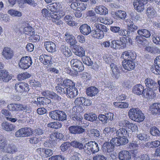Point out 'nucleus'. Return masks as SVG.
Here are the masks:
<instances>
[{
	"instance_id": "1",
	"label": "nucleus",
	"mask_w": 160,
	"mask_h": 160,
	"mask_svg": "<svg viewBox=\"0 0 160 160\" xmlns=\"http://www.w3.org/2000/svg\"><path fill=\"white\" fill-rule=\"evenodd\" d=\"M132 44V39L129 37H120L119 40H113L111 43V48L114 49H120L125 48L127 43Z\"/></svg>"
},
{
	"instance_id": "2",
	"label": "nucleus",
	"mask_w": 160,
	"mask_h": 160,
	"mask_svg": "<svg viewBox=\"0 0 160 160\" xmlns=\"http://www.w3.org/2000/svg\"><path fill=\"white\" fill-rule=\"evenodd\" d=\"M148 92H146V88L145 89L144 87L140 84H137L134 86L132 89V92L137 95H141L142 94L146 97L150 98H153L156 97L155 93L152 90L148 89Z\"/></svg>"
},
{
	"instance_id": "3",
	"label": "nucleus",
	"mask_w": 160,
	"mask_h": 160,
	"mask_svg": "<svg viewBox=\"0 0 160 160\" xmlns=\"http://www.w3.org/2000/svg\"><path fill=\"white\" fill-rule=\"evenodd\" d=\"M128 116L131 120L138 122H142L145 118L144 114L138 108L130 109L128 112Z\"/></svg>"
},
{
	"instance_id": "4",
	"label": "nucleus",
	"mask_w": 160,
	"mask_h": 160,
	"mask_svg": "<svg viewBox=\"0 0 160 160\" xmlns=\"http://www.w3.org/2000/svg\"><path fill=\"white\" fill-rule=\"evenodd\" d=\"M7 141L4 138L3 136L0 138V149L2 151L8 153L13 154L18 151V148L14 144L11 143L8 145L7 147Z\"/></svg>"
},
{
	"instance_id": "5",
	"label": "nucleus",
	"mask_w": 160,
	"mask_h": 160,
	"mask_svg": "<svg viewBox=\"0 0 160 160\" xmlns=\"http://www.w3.org/2000/svg\"><path fill=\"white\" fill-rule=\"evenodd\" d=\"M95 28L91 32L92 37L98 39H102L104 36V32H107V28L105 26L100 23H95Z\"/></svg>"
},
{
	"instance_id": "6",
	"label": "nucleus",
	"mask_w": 160,
	"mask_h": 160,
	"mask_svg": "<svg viewBox=\"0 0 160 160\" xmlns=\"http://www.w3.org/2000/svg\"><path fill=\"white\" fill-rule=\"evenodd\" d=\"M99 148L97 143L94 141H90L84 145V152L88 155L98 152Z\"/></svg>"
},
{
	"instance_id": "7",
	"label": "nucleus",
	"mask_w": 160,
	"mask_h": 160,
	"mask_svg": "<svg viewBox=\"0 0 160 160\" xmlns=\"http://www.w3.org/2000/svg\"><path fill=\"white\" fill-rule=\"evenodd\" d=\"M49 116L52 119L61 121H63L67 119L65 112L59 110L51 111L49 112Z\"/></svg>"
},
{
	"instance_id": "8",
	"label": "nucleus",
	"mask_w": 160,
	"mask_h": 160,
	"mask_svg": "<svg viewBox=\"0 0 160 160\" xmlns=\"http://www.w3.org/2000/svg\"><path fill=\"white\" fill-rule=\"evenodd\" d=\"M33 134L32 129L29 127L22 128L15 133V136L17 137L22 138L29 137Z\"/></svg>"
},
{
	"instance_id": "9",
	"label": "nucleus",
	"mask_w": 160,
	"mask_h": 160,
	"mask_svg": "<svg viewBox=\"0 0 160 160\" xmlns=\"http://www.w3.org/2000/svg\"><path fill=\"white\" fill-rule=\"evenodd\" d=\"M14 88L18 93L28 92L30 90L29 85L24 82H19L16 83Z\"/></svg>"
},
{
	"instance_id": "10",
	"label": "nucleus",
	"mask_w": 160,
	"mask_h": 160,
	"mask_svg": "<svg viewBox=\"0 0 160 160\" xmlns=\"http://www.w3.org/2000/svg\"><path fill=\"white\" fill-rule=\"evenodd\" d=\"M32 64V58L29 56H25L22 57L19 63L20 68L24 70L28 68Z\"/></svg>"
},
{
	"instance_id": "11",
	"label": "nucleus",
	"mask_w": 160,
	"mask_h": 160,
	"mask_svg": "<svg viewBox=\"0 0 160 160\" xmlns=\"http://www.w3.org/2000/svg\"><path fill=\"white\" fill-rule=\"evenodd\" d=\"M72 69L77 72H80L84 70V65L81 61L77 59H73L70 61Z\"/></svg>"
},
{
	"instance_id": "12",
	"label": "nucleus",
	"mask_w": 160,
	"mask_h": 160,
	"mask_svg": "<svg viewBox=\"0 0 160 160\" xmlns=\"http://www.w3.org/2000/svg\"><path fill=\"white\" fill-rule=\"evenodd\" d=\"M144 82L146 87L149 88V90L153 91L157 90L158 85L154 79L150 78H147L145 79Z\"/></svg>"
},
{
	"instance_id": "13",
	"label": "nucleus",
	"mask_w": 160,
	"mask_h": 160,
	"mask_svg": "<svg viewBox=\"0 0 160 160\" xmlns=\"http://www.w3.org/2000/svg\"><path fill=\"white\" fill-rule=\"evenodd\" d=\"M2 55L7 60L12 59L14 55L13 50L10 48L5 47L2 52Z\"/></svg>"
},
{
	"instance_id": "14",
	"label": "nucleus",
	"mask_w": 160,
	"mask_h": 160,
	"mask_svg": "<svg viewBox=\"0 0 160 160\" xmlns=\"http://www.w3.org/2000/svg\"><path fill=\"white\" fill-rule=\"evenodd\" d=\"M63 138V135L62 133L53 132L49 135V140L52 144H54L56 143L58 139H61Z\"/></svg>"
},
{
	"instance_id": "15",
	"label": "nucleus",
	"mask_w": 160,
	"mask_h": 160,
	"mask_svg": "<svg viewBox=\"0 0 160 160\" xmlns=\"http://www.w3.org/2000/svg\"><path fill=\"white\" fill-rule=\"evenodd\" d=\"M154 62L155 63V66L152 67L151 68V70L155 74H160V56L156 57Z\"/></svg>"
},
{
	"instance_id": "16",
	"label": "nucleus",
	"mask_w": 160,
	"mask_h": 160,
	"mask_svg": "<svg viewBox=\"0 0 160 160\" xmlns=\"http://www.w3.org/2000/svg\"><path fill=\"white\" fill-rule=\"evenodd\" d=\"M69 132L73 134H80L85 132V130L79 126H71L68 128Z\"/></svg>"
},
{
	"instance_id": "17",
	"label": "nucleus",
	"mask_w": 160,
	"mask_h": 160,
	"mask_svg": "<svg viewBox=\"0 0 160 160\" xmlns=\"http://www.w3.org/2000/svg\"><path fill=\"white\" fill-rule=\"evenodd\" d=\"M12 78L11 74L5 69L0 70V79L4 82H8Z\"/></svg>"
},
{
	"instance_id": "18",
	"label": "nucleus",
	"mask_w": 160,
	"mask_h": 160,
	"mask_svg": "<svg viewBox=\"0 0 160 160\" xmlns=\"http://www.w3.org/2000/svg\"><path fill=\"white\" fill-rule=\"evenodd\" d=\"M136 56L135 53L130 50L123 52L122 55V57L124 59V60H134Z\"/></svg>"
},
{
	"instance_id": "19",
	"label": "nucleus",
	"mask_w": 160,
	"mask_h": 160,
	"mask_svg": "<svg viewBox=\"0 0 160 160\" xmlns=\"http://www.w3.org/2000/svg\"><path fill=\"white\" fill-rule=\"evenodd\" d=\"M133 60H124L122 62L123 68L128 71L133 70L135 67V64Z\"/></svg>"
},
{
	"instance_id": "20",
	"label": "nucleus",
	"mask_w": 160,
	"mask_h": 160,
	"mask_svg": "<svg viewBox=\"0 0 160 160\" xmlns=\"http://www.w3.org/2000/svg\"><path fill=\"white\" fill-rule=\"evenodd\" d=\"M147 2H145L141 1L135 0L133 2V5L135 9L138 12H141L144 9V5L147 3Z\"/></svg>"
},
{
	"instance_id": "21",
	"label": "nucleus",
	"mask_w": 160,
	"mask_h": 160,
	"mask_svg": "<svg viewBox=\"0 0 160 160\" xmlns=\"http://www.w3.org/2000/svg\"><path fill=\"white\" fill-rule=\"evenodd\" d=\"M102 149L103 152L105 153L112 152L114 149V145L111 142H105L103 144Z\"/></svg>"
},
{
	"instance_id": "22",
	"label": "nucleus",
	"mask_w": 160,
	"mask_h": 160,
	"mask_svg": "<svg viewBox=\"0 0 160 160\" xmlns=\"http://www.w3.org/2000/svg\"><path fill=\"white\" fill-rule=\"evenodd\" d=\"M39 59L44 65H49L52 63V58L51 55L42 54L40 56Z\"/></svg>"
},
{
	"instance_id": "23",
	"label": "nucleus",
	"mask_w": 160,
	"mask_h": 160,
	"mask_svg": "<svg viewBox=\"0 0 160 160\" xmlns=\"http://www.w3.org/2000/svg\"><path fill=\"white\" fill-rule=\"evenodd\" d=\"M118 157L121 160H130L131 159L132 155L128 151L123 150L118 153Z\"/></svg>"
},
{
	"instance_id": "24",
	"label": "nucleus",
	"mask_w": 160,
	"mask_h": 160,
	"mask_svg": "<svg viewBox=\"0 0 160 160\" xmlns=\"http://www.w3.org/2000/svg\"><path fill=\"white\" fill-rule=\"evenodd\" d=\"M66 95L68 97L72 98L76 97L78 94V89L75 87L72 88H67L66 89Z\"/></svg>"
},
{
	"instance_id": "25",
	"label": "nucleus",
	"mask_w": 160,
	"mask_h": 160,
	"mask_svg": "<svg viewBox=\"0 0 160 160\" xmlns=\"http://www.w3.org/2000/svg\"><path fill=\"white\" fill-rule=\"evenodd\" d=\"M149 110L153 115L160 114V103L156 102L152 104L150 106Z\"/></svg>"
},
{
	"instance_id": "26",
	"label": "nucleus",
	"mask_w": 160,
	"mask_h": 160,
	"mask_svg": "<svg viewBox=\"0 0 160 160\" xmlns=\"http://www.w3.org/2000/svg\"><path fill=\"white\" fill-rule=\"evenodd\" d=\"M44 46L46 49L49 52H53L56 51V45L54 42L52 41L45 42Z\"/></svg>"
},
{
	"instance_id": "27",
	"label": "nucleus",
	"mask_w": 160,
	"mask_h": 160,
	"mask_svg": "<svg viewBox=\"0 0 160 160\" xmlns=\"http://www.w3.org/2000/svg\"><path fill=\"white\" fill-rule=\"evenodd\" d=\"M127 26L128 31V32H134L136 31L138 28V27L134 25L133 22L130 19L126 20V24Z\"/></svg>"
},
{
	"instance_id": "28",
	"label": "nucleus",
	"mask_w": 160,
	"mask_h": 160,
	"mask_svg": "<svg viewBox=\"0 0 160 160\" xmlns=\"http://www.w3.org/2000/svg\"><path fill=\"white\" fill-rule=\"evenodd\" d=\"M65 36L66 37V41L71 45L74 46L77 43V42L75 37L72 35L67 32L65 34Z\"/></svg>"
},
{
	"instance_id": "29",
	"label": "nucleus",
	"mask_w": 160,
	"mask_h": 160,
	"mask_svg": "<svg viewBox=\"0 0 160 160\" xmlns=\"http://www.w3.org/2000/svg\"><path fill=\"white\" fill-rule=\"evenodd\" d=\"M110 30L111 31L114 33H118L119 35L120 36H126L127 33L125 32L126 30L120 29V28L117 26H111L110 28Z\"/></svg>"
},
{
	"instance_id": "30",
	"label": "nucleus",
	"mask_w": 160,
	"mask_h": 160,
	"mask_svg": "<svg viewBox=\"0 0 160 160\" xmlns=\"http://www.w3.org/2000/svg\"><path fill=\"white\" fill-rule=\"evenodd\" d=\"M80 32L85 35H87L91 32V28L86 24L82 25L79 28Z\"/></svg>"
},
{
	"instance_id": "31",
	"label": "nucleus",
	"mask_w": 160,
	"mask_h": 160,
	"mask_svg": "<svg viewBox=\"0 0 160 160\" xmlns=\"http://www.w3.org/2000/svg\"><path fill=\"white\" fill-rule=\"evenodd\" d=\"M116 131V129L114 128L106 127L103 130V133L106 137L110 138L112 136Z\"/></svg>"
},
{
	"instance_id": "32",
	"label": "nucleus",
	"mask_w": 160,
	"mask_h": 160,
	"mask_svg": "<svg viewBox=\"0 0 160 160\" xmlns=\"http://www.w3.org/2000/svg\"><path fill=\"white\" fill-rule=\"evenodd\" d=\"M61 4L59 2L52 3L47 6V8L52 12V13L57 12L58 8L60 6Z\"/></svg>"
},
{
	"instance_id": "33",
	"label": "nucleus",
	"mask_w": 160,
	"mask_h": 160,
	"mask_svg": "<svg viewBox=\"0 0 160 160\" xmlns=\"http://www.w3.org/2000/svg\"><path fill=\"white\" fill-rule=\"evenodd\" d=\"M95 11L97 13L101 15H106L108 12V9L102 5L96 6Z\"/></svg>"
},
{
	"instance_id": "34",
	"label": "nucleus",
	"mask_w": 160,
	"mask_h": 160,
	"mask_svg": "<svg viewBox=\"0 0 160 160\" xmlns=\"http://www.w3.org/2000/svg\"><path fill=\"white\" fill-rule=\"evenodd\" d=\"M1 126L3 130L7 132L12 131L15 129V126L13 124L7 122L2 123Z\"/></svg>"
},
{
	"instance_id": "35",
	"label": "nucleus",
	"mask_w": 160,
	"mask_h": 160,
	"mask_svg": "<svg viewBox=\"0 0 160 160\" xmlns=\"http://www.w3.org/2000/svg\"><path fill=\"white\" fill-rule=\"evenodd\" d=\"M98 92V89L95 87L91 86L86 89V92L87 95L93 97L96 95Z\"/></svg>"
},
{
	"instance_id": "36",
	"label": "nucleus",
	"mask_w": 160,
	"mask_h": 160,
	"mask_svg": "<svg viewBox=\"0 0 160 160\" xmlns=\"http://www.w3.org/2000/svg\"><path fill=\"white\" fill-rule=\"evenodd\" d=\"M1 112L2 114L5 116L7 120L10 121L12 122H15L17 120V119L16 118H11L12 116L11 113L6 109H3L2 110H1Z\"/></svg>"
},
{
	"instance_id": "37",
	"label": "nucleus",
	"mask_w": 160,
	"mask_h": 160,
	"mask_svg": "<svg viewBox=\"0 0 160 160\" xmlns=\"http://www.w3.org/2000/svg\"><path fill=\"white\" fill-rule=\"evenodd\" d=\"M110 66L112 70V75L114 78H117L119 76V72L117 66L114 63H111Z\"/></svg>"
},
{
	"instance_id": "38",
	"label": "nucleus",
	"mask_w": 160,
	"mask_h": 160,
	"mask_svg": "<svg viewBox=\"0 0 160 160\" xmlns=\"http://www.w3.org/2000/svg\"><path fill=\"white\" fill-rule=\"evenodd\" d=\"M50 16L52 19V22L57 25H61L63 24V22L61 19V18L58 17L57 14L54 13H51L50 14Z\"/></svg>"
},
{
	"instance_id": "39",
	"label": "nucleus",
	"mask_w": 160,
	"mask_h": 160,
	"mask_svg": "<svg viewBox=\"0 0 160 160\" xmlns=\"http://www.w3.org/2000/svg\"><path fill=\"white\" fill-rule=\"evenodd\" d=\"M74 53L75 54L80 57L82 58L85 55V51L84 48L80 46H76L74 48Z\"/></svg>"
},
{
	"instance_id": "40",
	"label": "nucleus",
	"mask_w": 160,
	"mask_h": 160,
	"mask_svg": "<svg viewBox=\"0 0 160 160\" xmlns=\"http://www.w3.org/2000/svg\"><path fill=\"white\" fill-rule=\"evenodd\" d=\"M84 116L86 120L92 122L95 121L97 119L96 115L93 112L86 113L84 115Z\"/></svg>"
},
{
	"instance_id": "41",
	"label": "nucleus",
	"mask_w": 160,
	"mask_h": 160,
	"mask_svg": "<svg viewBox=\"0 0 160 160\" xmlns=\"http://www.w3.org/2000/svg\"><path fill=\"white\" fill-rule=\"evenodd\" d=\"M146 13L147 16L149 18H153L157 15L156 11L152 7H148L147 8Z\"/></svg>"
},
{
	"instance_id": "42",
	"label": "nucleus",
	"mask_w": 160,
	"mask_h": 160,
	"mask_svg": "<svg viewBox=\"0 0 160 160\" xmlns=\"http://www.w3.org/2000/svg\"><path fill=\"white\" fill-rule=\"evenodd\" d=\"M116 134L117 136L120 137H127L129 136L128 133L125 128H120L116 131Z\"/></svg>"
},
{
	"instance_id": "43",
	"label": "nucleus",
	"mask_w": 160,
	"mask_h": 160,
	"mask_svg": "<svg viewBox=\"0 0 160 160\" xmlns=\"http://www.w3.org/2000/svg\"><path fill=\"white\" fill-rule=\"evenodd\" d=\"M61 48V52L65 56L69 57L72 56V53L71 51L66 46L62 45Z\"/></svg>"
},
{
	"instance_id": "44",
	"label": "nucleus",
	"mask_w": 160,
	"mask_h": 160,
	"mask_svg": "<svg viewBox=\"0 0 160 160\" xmlns=\"http://www.w3.org/2000/svg\"><path fill=\"white\" fill-rule=\"evenodd\" d=\"M160 145V141L156 140L154 141L148 142L146 143L145 146L148 148H156Z\"/></svg>"
},
{
	"instance_id": "45",
	"label": "nucleus",
	"mask_w": 160,
	"mask_h": 160,
	"mask_svg": "<svg viewBox=\"0 0 160 160\" xmlns=\"http://www.w3.org/2000/svg\"><path fill=\"white\" fill-rule=\"evenodd\" d=\"M71 146L74 148L79 149V150H84V146H83V144L77 140H74L72 141L71 142Z\"/></svg>"
},
{
	"instance_id": "46",
	"label": "nucleus",
	"mask_w": 160,
	"mask_h": 160,
	"mask_svg": "<svg viewBox=\"0 0 160 160\" xmlns=\"http://www.w3.org/2000/svg\"><path fill=\"white\" fill-rule=\"evenodd\" d=\"M138 34L142 37H144L146 38H149L151 34L149 31L146 29L139 30L137 32Z\"/></svg>"
},
{
	"instance_id": "47",
	"label": "nucleus",
	"mask_w": 160,
	"mask_h": 160,
	"mask_svg": "<svg viewBox=\"0 0 160 160\" xmlns=\"http://www.w3.org/2000/svg\"><path fill=\"white\" fill-rule=\"evenodd\" d=\"M28 24L27 26H25L24 28L23 32L25 34L29 36H31L35 33V31L32 27L30 26Z\"/></svg>"
},
{
	"instance_id": "48",
	"label": "nucleus",
	"mask_w": 160,
	"mask_h": 160,
	"mask_svg": "<svg viewBox=\"0 0 160 160\" xmlns=\"http://www.w3.org/2000/svg\"><path fill=\"white\" fill-rule=\"evenodd\" d=\"M56 88L58 92L60 94H66V88L62 83L58 82V86L56 87Z\"/></svg>"
},
{
	"instance_id": "49",
	"label": "nucleus",
	"mask_w": 160,
	"mask_h": 160,
	"mask_svg": "<svg viewBox=\"0 0 160 160\" xmlns=\"http://www.w3.org/2000/svg\"><path fill=\"white\" fill-rule=\"evenodd\" d=\"M126 16V12L122 10H118L116 11L115 14V17L117 19H124Z\"/></svg>"
},
{
	"instance_id": "50",
	"label": "nucleus",
	"mask_w": 160,
	"mask_h": 160,
	"mask_svg": "<svg viewBox=\"0 0 160 160\" xmlns=\"http://www.w3.org/2000/svg\"><path fill=\"white\" fill-rule=\"evenodd\" d=\"M28 24L25 21H22V22L18 23L16 25L14 26V29L16 31L20 32L21 29H22L24 27L27 26V25Z\"/></svg>"
},
{
	"instance_id": "51",
	"label": "nucleus",
	"mask_w": 160,
	"mask_h": 160,
	"mask_svg": "<svg viewBox=\"0 0 160 160\" xmlns=\"http://www.w3.org/2000/svg\"><path fill=\"white\" fill-rule=\"evenodd\" d=\"M113 105L116 108H127L129 106L128 103L125 102H114Z\"/></svg>"
},
{
	"instance_id": "52",
	"label": "nucleus",
	"mask_w": 160,
	"mask_h": 160,
	"mask_svg": "<svg viewBox=\"0 0 160 160\" xmlns=\"http://www.w3.org/2000/svg\"><path fill=\"white\" fill-rule=\"evenodd\" d=\"M23 111L27 113H30L31 108L21 104H17V111Z\"/></svg>"
},
{
	"instance_id": "53",
	"label": "nucleus",
	"mask_w": 160,
	"mask_h": 160,
	"mask_svg": "<svg viewBox=\"0 0 160 160\" xmlns=\"http://www.w3.org/2000/svg\"><path fill=\"white\" fill-rule=\"evenodd\" d=\"M62 126L61 123L58 122H51L47 125V127L48 128L55 129L60 128L62 127Z\"/></svg>"
},
{
	"instance_id": "54",
	"label": "nucleus",
	"mask_w": 160,
	"mask_h": 160,
	"mask_svg": "<svg viewBox=\"0 0 160 160\" xmlns=\"http://www.w3.org/2000/svg\"><path fill=\"white\" fill-rule=\"evenodd\" d=\"M63 84L65 87H68V88H72L75 87V83L70 79H65L63 81Z\"/></svg>"
},
{
	"instance_id": "55",
	"label": "nucleus",
	"mask_w": 160,
	"mask_h": 160,
	"mask_svg": "<svg viewBox=\"0 0 160 160\" xmlns=\"http://www.w3.org/2000/svg\"><path fill=\"white\" fill-rule=\"evenodd\" d=\"M89 134L92 137H98L100 136V132L95 129H92L89 131Z\"/></svg>"
},
{
	"instance_id": "56",
	"label": "nucleus",
	"mask_w": 160,
	"mask_h": 160,
	"mask_svg": "<svg viewBox=\"0 0 160 160\" xmlns=\"http://www.w3.org/2000/svg\"><path fill=\"white\" fill-rule=\"evenodd\" d=\"M8 13L11 16L14 17H19L22 15V13L21 12L14 9L9 10L8 11Z\"/></svg>"
},
{
	"instance_id": "57",
	"label": "nucleus",
	"mask_w": 160,
	"mask_h": 160,
	"mask_svg": "<svg viewBox=\"0 0 160 160\" xmlns=\"http://www.w3.org/2000/svg\"><path fill=\"white\" fill-rule=\"evenodd\" d=\"M31 75L26 72L20 73L18 75V78L19 80H22L29 78Z\"/></svg>"
},
{
	"instance_id": "58",
	"label": "nucleus",
	"mask_w": 160,
	"mask_h": 160,
	"mask_svg": "<svg viewBox=\"0 0 160 160\" xmlns=\"http://www.w3.org/2000/svg\"><path fill=\"white\" fill-rule=\"evenodd\" d=\"M71 146L70 142H64L62 143L60 147L62 151L65 152L68 150Z\"/></svg>"
},
{
	"instance_id": "59",
	"label": "nucleus",
	"mask_w": 160,
	"mask_h": 160,
	"mask_svg": "<svg viewBox=\"0 0 160 160\" xmlns=\"http://www.w3.org/2000/svg\"><path fill=\"white\" fill-rule=\"evenodd\" d=\"M29 84L32 87L36 89L38 88H40L41 85L40 82L38 81H36L34 79L31 80L30 81Z\"/></svg>"
},
{
	"instance_id": "60",
	"label": "nucleus",
	"mask_w": 160,
	"mask_h": 160,
	"mask_svg": "<svg viewBox=\"0 0 160 160\" xmlns=\"http://www.w3.org/2000/svg\"><path fill=\"white\" fill-rule=\"evenodd\" d=\"M150 133L153 136H159L160 135V131L156 127H153L151 128Z\"/></svg>"
},
{
	"instance_id": "61",
	"label": "nucleus",
	"mask_w": 160,
	"mask_h": 160,
	"mask_svg": "<svg viewBox=\"0 0 160 160\" xmlns=\"http://www.w3.org/2000/svg\"><path fill=\"white\" fill-rule=\"evenodd\" d=\"M82 78L83 82H86L91 79V77L89 73L84 72L82 74Z\"/></svg>"
},
{
	"instance_id": "62",
	"label": "nucleus",
	"mask_w": 160,
	"mask_h": 160,
	"mask_svg": "<svg viewBox=\"0 0 160 160\" xmlns=\"http://www.w3.org/2000/svg\"><path fill=\"white\" fill-rule=\"evenodd\" d=\"M82 61L84 63L87 65H91L92 63L90 58L88 57H86L85 55L82 57Z\"/></svg>"
},
{
	"instance_id": "63",
	"label": "nucleus",
	"mask_w": 160,
	"mask_h": 160,
	"mask_svg": "<svg viewBox=\"0 0 160 160\" xmlns=\"http://www.w3.org/2000/svg\"><path fill=\"white\" fill-rule=\"evenodd\" d=\"M137 137L141 141H146L147 140V135L144 133H140L137 135Z\"/></svg>"
},
{
	"instance_id": "64",
	"label": "nucleus",
	"mask_w": 160,
	"mask_h": 160,
	"mask_svg": "<svg viewBox=\"0 0 160 160\" xmlns=\"http://www.w3.org/2000/svg\"><path fill=\"white\" fill-rule=\"evenodd\" d=\"M48 160H64V157L61 155H56L51 156Z\"/></svg>"
}]
</instances>
